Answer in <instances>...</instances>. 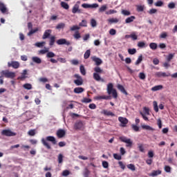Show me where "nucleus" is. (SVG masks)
Returning a JSON list of instances; mask_svg holds the SVG:
<instances>
[{"mask_svg":"<svg viewBox=\"0 0 177 177\" xmlns=\"http://www.w3.org/2000/svg\"><path fill=\"white\" fill-rule=\"evenodd\" d=\"M50 142L52 145L57 144V141L56 140V138L52 136H47L46 139L42 138L41 143L43 146H44L45 147H46V149H48V150H50V149H52V147H50V145H49V142Z\"/></svg>","mask_w":177,"mask_h":177,"instance_id":"obj_1","label":"nucleus"},{"mask_svg":"<svg viewBox=\"0 0 177 177\" xmlns=\"http://www.w3.org/2000/svg\"><path fill=\"white\" fill-rule=\"evenodd\" d=\"M107 93L109 95H112L114 99H117L118 97V94L117 93V90L114 88V86L113 83H109L107 85Z\"/></svg>","mask_w":177,"mask_h":177,"instance_id":"obj_2","label":"nucleus"},{"mask_svg":"<svg viewBox=\"0 0 177 177\" xmlns=\"http://www.w3.org/2000/svg\"><path fill=\"white\" fill-rule=\"evenodd\" d=\"M119 139L120 140H121V142L127 143L126 147H132L133 142H132V140H131V138H127V137L122 136L120 137Z\"/></svg>","mask_w":177,"mask_h":177,"instance_id":"obj_3","label":"nucleus"},{"mask_svg":"<svg viewBox=\"0 0 177 177\" xmlns=\"http://www.w3.org/2000/svg\"><path fill=\"white\" fill-rule=\"evenodd\" d=\"M1 135L2 136H16V133L12 131L10 129H3L1 131Z\"/></svg>","mask_w":177,"mask_h":177,"instance_id":"obj_4","label":"nucleus"},{"mask_svg":"<svg viewBox=\"0 0 177 177\" xmlns=\"http://www.w3.org/2000/svg\"><path fill=\"white\" fill-rule=\"evenodd\" d=\"M1 73L3 75H4V77H6V78H15V77H16V73L14 72H10L8 70L2 71Z\"/></svg>","mask_w":177,"mask_h":177,"instance_id":"obj_5","label":"nucleus"},{"mask_svg":"<svg viewBox=\"0 0 177 177\" xmlns=\"http://www.w3.org/2000/svg\"><path fill=\"white\" fill-rule=\"evenodd\" d=\"M0 11L3 15H8L9 10H8V8H6V5L5 3H2V1H0Z\"/></svg>","mask_w":177,"mask_h":177,"instance_id":"obj_6","label":"nucleus"},{"mask_svg":"<svg viewBox=\"0 0 177 177\" xmlns=\"http://www.w3.org/2000/svg\"><path fill=\"white\" fill-rule=\"evenodd\" d=\"M82 8H84V9H94L96 8H99V4L97 3H93V4H88V3H83L82 4Z\"/></svg>","mask_w":177,"mask_h":177,"instance_id":"obj_7","label":"nucleus"},{"mask_svg":"<svg viewBox=\"0 0 177 177\" xmlns=\"http://www.w3.org/2000/svg\"><path fill=\"white\" fill-rule=\"evenodd\" d=\"M78 3H80V2L77 1V3L73 6L72 8V13H82L81 9H80V5Z\"/></svg>","mask_w":177,"mask_h":177,"instance_id":"obj_8","label":"nucleus"},{"mask_svg":"<svg viewBox=\"0 0 177 177\" xmlns=\"http://www.w3.org/2000/svg\"><path fill=\"white\" fill-rule=\"evenodd\" d=\"M156 77H158V78L161 77H169L171 75L170 73H165V72H156L155 73Z\"/></svg>","mask_w":177,"mask_h":177,"instance_id":"obj_9","label":"nucleus"},{"mask_svg":"<svg viewBox=\"0 0 177 177\" xmlns=\"http://www.w3.org/2000/svg\"><path fill=\"white\" fill-rule=\"evenodd\" d=\"M56 135L59 139H62V138H64L66 136V131L64 129L57 130Z\"/></svg>","mask_w":177,"mask_h":177,"instance_id":"obj_10","label":"nucleus"},{"mask_svg":"<svg viewBox=\"0 0 177 177\" xmlns=\"http://www.w3.org/2000/svg\"><path fill=\"white\" fill-rule=\"evenodd\" d=\"M56 42L57 45H71L70 41H67L66 39H59Z\"/></svg>","mask_w":177,"mask_h":177,"instance_id":"obj_11","label":"nucleus"},{"mask_svg":"<svg viewBox=\"0 0 177 177\" xmlns=\"http://www.w3.org/2000/svg\"><path fill=\"white\" fill-rule=\"evenodd\" d=\"M50 34H52V30L50 29L46 30L42 36V39H48V38L50 37Z\"/></svg>","mask_w":177,"mask_h":177,"instance_id":"obj_12","label":"nucleus"},{"mask_svg":"<svg viewBox=\"0 0 177 177\" xmlns=\"http://www.w3.org/2000/svg\"><path fill=\"white\" fill-rule=\"evenodd\" d=\"M8 67H12L13 68H19L20 67V64L18 62L12 61L8 63Z\"/></svg>","mask_w":177,"mask_h":177,"instance_id":"obj_13","label":"nucleus"},{"mask_svg":"<svg viewBox=\"0 0 177 177\" xmlns=\"http://www.w3.org/2000/svg\"><path fill=\"white\" fill-rule=\"evenodd\" d=\"M91 59L93 62H95L96 66H100L102 63H103V61L99 57H97L96 56L91 57Z\"/></svg>","mask_w":177,"mask_h":177,"instance_id":"obj_14","label":"nucleus"},{"mask_svg":"<svg viewBox=\"0 0 177 177\" xmlns=\"http://www.w3.org/2000/svg\"><path fill=\"white\" fill-rule=\"evenodd\" d=\"M118 120H119L120 122H121L122 127H127V124H128V119H127L126 118H123V117H119Z\"/></svg>","mask_w":177,"mask_h":177,"instance_id":"obj_15","label":"nucleus"},{"mask_svg":"<svg viewBox=\"0 0 177 177\" xmlns=\"http://www.w3.org/2000/svg\"><path fill=\"white\" fill-rule=\"evenodd\" d=\"M102 114H104V115H106L107 117H115V114H114L113 112L108 111V110H103L102 111Z\"/></svg>","mask_w":177,"mask_h":177,"instance_id":"obj_16","label":"nucleus"},{"mask_svg":"<svg viewBox=\"0 0 177 177\" xmlns=\"http://www.w3.org/2000/svg\"><path fill=\"white\" fill-rule=\"evenodd\" d=\"M93 77L95 81H101V82H104V79L100 77L99 73H94Z\"/></svg>","mask_w":177,"mask_h":177,"instance_id":"obj_17","label":"nucleus"},{"mask_svg":"<svg viewBox=\"0 0 177 177\" xmlns=\"http://www.w3.org/2000/svg\"><path fill=\"white\" fill-rule=\"evenodd\" d=\"M118 89L122 92V93H124V95H126L127 96L128 92H127V90H125V88H124V86L121 84H118L117 86Z\"/></svg>","mask_w":177,"mask_h":177,"instance_id":"obj_18","label":"nucleus"},{"mask_svg":"<svg viewBox=\"0 0 177 177\" xmlns=\"http://www.w3.org/2000/svg\"><path fill=\"white\" fill-rule=\"evenodd\" d=\"M32 62H33V63H36V64H41V63H42V59L38 57H32Z\"/></svg>","mask_w":177,"mask_h":177,"instance_id":"obj_19","label":"nucleus"},{"mask_svg":"<svg viewBox=\"0 0 177 177\" xmlns=\"http://www.w3.org/2000/svg\"><path fill=\"white\" fill-rule=\"evenodd\" d=\"M162 88H164L162 85H157L152 87L151 91H152L153 92H157V91H161Z\"/></svg>","mask_w":177,"mask_h":177,"instance_id":"obj_20","label":"nucleus"},{"mask_svg":"<svg viewBox=\"0 0 177 177\" xmlns=\"http://www.w3.org/2000/svg\"><path fill=\"white\" fill-rule=\"evenodd\" d=\"M74 128L75 129H82V128H84V124H82V122H78L75 123Z\"/></svg>","mask_w":177,"mask_h":177,"instance_id":"obj_21","label":"nucleus"},{"mask_svg":"<svg viewBox=\"0 0 177 177\" xmlns=\"http://www.w3.org/2000/svg\"><path fill=\"white\" fill-rule=\"evenodd\" d=\"M74 84L77 85V86H81L84 84V80L83 79H77L74 80Z\"/></svg>","mask_w":177,"mask_h":177,"instance_id":"obj_22","label":"nucleus"},{"mask_svg":"<svg viewBox=\"0 0 177 177\" xmlns=\"http://www.w3.org/2000/svg\"><path fill=\"white\" fill-rule=\"evenodd\" d=\"M26 75H27V70H24L21 76L18 77V80H21V81L26 80V78H27V76H26Z\"/></svg>","mask_w":177,"mask_h":177,"instance_id":"obj_23","label":"nucleus"},{"mask_svg":"<svg viewBox=\"0 0 177 177\" xmlns=\"http://www.w3.org/2000/svg\"><path fill=\"white\" fill-rule=\"evenodd\" d=\"M84 91L85 89L82 87H76L74 88L73 92L75 93H82Z\"/></svg>","mask_w":177,"mask_h":177,"instance_id":"obj_24","label":"nucleus"},{"mask_svg":"<svg viewBox=\"0 0 177 177\" xmlns=\"http://www.w3.org/2000/svg\"><path fill=\"white\" fill-rule=\"evenodd\" d=\"M126 38H132L133 41H136L138 39V35L135 32H133L131 35H126Z\"/></svg>","mask_w":177,"mask_h":177,"instance_id":"obj_25","label":"nucleus"},{"mask_svg":"<svg viewBox=\"0 0 177 177\" xmlns=\"http://www.w3.org/2000/svg\"><path fill=\"white\" fill-rule=\"evenodd\" d=\"M55 42H56V37L51 36L50 37V41H49L50 46H53V45H55Z\"/></svg>","mask_w":177,"mask_h":177,"instance_id":"obj_26","label":"nucleus"},{"mask_svg":"<svg viewBox=\"0 0 177 177\" xmlns=\"http://www.w3.org/2000/svg\"><path fill=\"white\" fill-rule=\"evenodd\" d=\"M158 175H161V170H153L149 176H158Z\"/></svg>","mask_w":177,"mask_h":177,"instance_id":"obj_27","label":"nucleus"},{"mask_svg":"<svg viewBox=\"0 0 177 177\" xmlns=\"http://www.w3.org/2000/svg\"><path fill=\"white\" fill-rule=\"evenodd\" d=\"M135 19H136V17H135V16H131L125 19V23L127 24H128L129 23H132V21H133V20H135Z\"/></svg>","mask_w":177,"mask_h":177,"instance_id":"obj_28","label":"nucleus"},{"mask_svg":"<svg viewBox=\"0 0 177 177\" xmlns=\"http://www.w3.org/2000/svg\"><path fill=\"white\" fill-rule=\"evenodd\" d=\"M141 127L142 129H145V131H154V129L149 125L143 124Z\"/></svg>","mask_w":177,"mask_h":177,"instance_id":"obj_29","label":"nucleus"},{"mask_svg":"<svg viewBox=\"0 0 177 177\" xmlns=\"http://www.w3.org/2000/svg\"><path fill=\"white\" fill-rule=\"evenodd\" d=\"M61 6L62 8H63L64 9H66V10H68V9H70V6H68V3L64 1L61 2Z\"/></svg>","mask_w":177,"mask_h":177,"instance_id":"obj_30","label":"nucleus"},{"mask_svg":"<svg viewBox=\"0 0 177 177\" xmlns=\"http://www.w3.org/2000/svg\"><path fill=\"white\" fill-rule=\"evenodd\" d=\"M80 70L82 75H86V70H85V66H84V65L80 66Z\"/></svg>","mask_w":177,"mask_h":177,"instance_id":"obj_31","label":"nucleus"},{"mask_svg":"<svg viewBox=\"0 0 177 177\" xmlns=\"http://www.w3.org/2000/svg\"><path fill=\"white\" fill-rule=\"evenodd\" d=\"M55 56H56V54L52 51L48 52L46 54V57L48 59H52V57H55Z\"/></svg>","mask_w":177,"mask_h":177,"instance_id":"obj_32","label":"nucleus"},{"mask_svg":"<svg viewBox=\"0 0 177 177\" xmlns=\"http://www.w3.org/2000/svg\"><path fill=\"white\" fill-rule=\"evenodd\" d=\"M143 60V56L141 55L138 57V59L136 60L135 64L136 66H139L140 63H142V61Z\"/></svg>","mask_w":177,"mask_h":177,"instance_id":"obj_33","label":"nucleus"},{"mask_svg":"<svg viewBox=\"0 0 177 177\" xmlns=\"http://www.w3.org/2000/svg\"><path fill=\"white\" fill-rule=\"evenodd\" d=\"M23 87L24 88V89H28V91L32 89V85H31V84H28V83L24 84Z\"/></svg>","mask_w":177,"mask_h":177,"instance_id":"obj_34","label":"nucleus"},{"mask_svg":"<svg viewBox=\"0 0 177 177\" xmlns=\"http://www.w3.org/2000/svg\"><path fill=\"white\" fill-rule=\"evenodd\" d=\"M91 174V171L88 169V168L84 169V171L83 173V176L84 177H89V174Z\"/></svg>","mask_w":177,"mask_h":177,"instance_id":"obj_35","label":"nucleus"},{"mask_svg":"<svg viewBox=\"0 0 177 177\" xmlns=\"http://www.w3.org/2000/svg\"><path fill=\"white\" fill-rule=\"evenodd\" d=\"M109 23H110V24H113L114 23H118V21H120V20H118V19L117 18H111L108 19Z\"/></svg>","mask_w":177,"mask_h":177,"instance_id":"obj_36","label":"nucleus"},{"mask_svg":"<svg viewBox=\"0 0 177 177\" xmlns=\"http://www.w3.org/2000/svg\"><path fill=\"white\" fill-rule=\"evenodd\" d=\"M64 27H66V24L64 23H60L56 26L55 28L57 30H61V28H64Z\"/></svg>","mask_w":177,"mask_h":177,"instance_id":"obj_37","label":"nucleus"},{"mask_svg":"<svg viewBox=\"0 0 177 177\" xmlns=\"http://www.w3.org/2000/svg\"><path fill=\"white\" fill-rule=\"evenodd\" d=\"M94 71L97 73V74H102L103 73V70H102V68H100V67L99 66H96L94 68Z\"/></svg>","mask_w":177,"mask_h":177,"instance_id":"obj_38","label":"nucleus"},{"mask_svg":"<svg viewBox=\"0 0 177 177\" xmlns=\"http://www.w3.org/2000/svg\"><path fill=\"white\" fill-rule=\"evenodd\" d=\"M175 56V54L170 53L167 57V62L169 63L174 59V57Z\"/></svg>","mask_w":177,"mask_h":177,"instance_id":"obj_39","label":"nucleus"},{"mask_svg":"<svg viewBox=\"0 0 177 177\" xmlns=\"http://www.w3.org/2000/svg\"><path fill=\"white\" fill-rule=\"evenodd\" d=\"M149 48L152 49V50H156L157 49L158 46L156 43H151L149 44Z\"/></svg>","mask_w":177,"mask_h":177,"instance_id":"obj_40","label":"nucleus"},{"mask_svg":"<svg viewBox=\"0 0 177 177\" xmlns=\"http://www.w3.org/2000/svg\"><path fill=\"white\" fill-rule=\"evenodd\" d=\"M89 56H91V50H87L84 55V58L85 59H89Z\"/></svg>","mask_w":177,"mask_h":177,"instance_id":"obj_41","label":"nucleus"},{"mask_svg":"<svg viewBox=\"0 0 177 177\" xmlns=\"http://www.w3.org/2000/svg\"><path fill=\"white\" fill-rule=\"evenodd\" d=\"M113 158L120 161V160H122V156L118 153H113Z\"/></svg>","mask_w":177,"mask_h":177,"instance_id":"obj_42","label":"nucleus"},{"mask_svg":"<svg viewBox=\"0 0 177 177\" xmlns=\"http://www.w3.org/2000/svg\"><path fill=\"white\" fill-rule=\"evenodd\" d=\"M153 110L156 111V113H158V105L157 104V101H153Z\"/></svg>","mask_w":177,"mask_h":177,"instance_id":"obj_43","label":"nucleus"},{"mask_svg":"<svg viewBox=\"0 0 177 177\" xmlns=\"http://www.w3.org/2000/svg\"><path fill=\"white\" fill-rule=\"evenodd\" d=\"M73 37L75 39H80V38H81V34L80 33L79 31H76L73 35Z\"/></svg>","mask_w":177,"mask_h":177,"instance_id":"obj_44","label":"nucleus"},{"mask_svg":"<svg viewBox=\"0 0 177 177\" xmlns=\"http://www.w3.org/2000/svg\"><path fill=\"white\" fill-rule=\"evenodd\" d=\"M37 31H38V28H36L35 29H32L28 33V37H30V35H32V34H35V32H37Z\"/></svg>","mask_w":177,"mask_h":177,"instance_id":"obj_45","label":"nucleus"},{"mask_svg":"<svg viewBox=\"0 0 177 177\" xmlns=\"http://www.w3.org/2000/svg\"><path fill=\"white\" fill-rule=\"evenodd\" d=\"M106 9H107V6H101V7L99 8L98 12H99L100 13H102V12H106Z\"/></svg>","mask_w":177,"mask_h":177,"instance_id":"obj_46","label":"nucleus"},{"mask_svg":"<svg viewBox=\"0 0 177 177\" xmlns=\"http://www.w3.org/2000/svg\"><path fill=\"white\" fill-rule=\"evenodd\" d=\"M128 53L129 55H135L136 53V48H129Z\"/></svg>","mask_w":177,"mask_h":177,"instance_id":"obj_47","label":"nucleus"},{"mask_svg":"<svg viewBox=\"0 0 177 177\" xmlns=\"http://www.w3.org/2000/svg\"><path fill=\"white\" fill-rule=\"evenodd\" d=\"M138 46V48H146V43L145 41H139Z\"/></svg>","mask_w":177,"mask_h":177,"instance_id":"obj_48","label":"nucleus"},{"mask_svg":"<svg viewBox=\"0 0 177 177\" xmlns=\"http://www.w3.org/2000/svg\"><path fill=\"white\" fill-rule=\"evenodd\" d=\"M87 22L86 20L83 19L82 22L79 24L80 27H86L87 26Z\"/></svg>","mask_w":177,"mask_h":177,"instance_id":"obj_49","label":"nucleus"},{"mask_svg":"<svg viewBox=\"0 0 177 177\" xmlns=\"http://www.w3.org/2000/svg\"><path fill=\"white\" fill-rule=\"evenodd\" d=\"M92 102V100L90 98L84 97L82 100V103H91Z\"/></svg>","mask_w":177,"mask_h":177,"instance_id":"obj_50","label":"nucleus"},{"mask_svg":"<svg viewBox=\"0 0 177 177\" xmlns=\"http://www.w3.org/2000/svg\"><path fill=\"white\" fill-rule=\"evenodd\" d=\"M63 154H62V153H59V155H58V162H59V164H62V162H63Z\"/></svg>","mask_w":177,"mask_h":177,"instance_id":"obj_51","label":"nucleus"},{"mask_svg":"<svg viewBox=\"0 0 177 177\" xmlns=\"http://www.w3.org/2000/svg\"><path fill=\"white\" fill-rule=\"evenodd\" d=\"M138 77L140 80H146V75L145 73H140Z\"/></svg>","mask_w":177,"mask_h":177,"instance_id":"obj_52","label":"nucleus"},{"mask_svg":"<svg viewBox=\"0 0 177 177\" xmlns=\"http://www.w3.org/2000/svg\"><path fill=\"white\" fill-rule=\"evenodd\" d=\"M45 41H41V42H37L35 45L37 46V48H42L44 45H45Z\"/></svg>","mask_w":177,"mask_h":177,"instance_id":"obj_53","label":"nucleus"},{"mask_svg":"<svg viewBox=\"0 0 177 177\" xmlns=\"http://www.w3.org/2000/svg\"><path fill=\"white\" fill-rule=\"evenodd\" d=\"M127 168L129 169H131V171H135L136 168H135V165L133 164H129L127 165Z\"/></svg>","mask_w":177,"mask_h":177,"instance_id":"obj_54","label":"nucleus"},{"mask_svg":"<svg viewBox=\"0 0 177 177\" xmlns=\"http://www.w3.org/2000/svg\"><path fill=\"white\" fill-rule=\"evenodd\" d=\"M122 15H124V16H130L131 15V12L127 10H122Z\"/></svg>","mask_w":177,"mask_h":177,"instance_id":"obj_55","label":"nucleus"},{"mask_svg":"<svg viewBox=\"0 0 177 177\" xmlns=\"http://www.w3.org/2000/svg\"><path fill=\"white\" fill-rule=\"evenodd\" d=\"M175 6L176 5H175V3L174 2H171L168 4L169 9H175Z\"/></svg>","mask_w":177,"mask_h":177,"instance_id":"obj_56","label":"nucleus"},{"mask_svg":"<svg viewBox=\"0 0 177 177\" xmlns=\"http://www.w3.org/2000/svg\"><path fill=\"white\" fill-rule=\"evenodd\" d=\"M71 63L73 66H77V64H79L80 62H78L77 59H72V60H71Z\"/></svg>","mask_w":177,"mask_h":177,"instance_id":"obj_57","label":"nucleus"},{"mask_svg":"<svg viewBox=\"0 0 177 177\" xmlns=\"http://www.w3.org/2000/svg\"><path fill=\"white\" fill-rule=\"evenodd\" d=\"M138 149H139L140 151H141V153H145V147H143V145L142 144L138 145Z\"/></svg>","mask_w":177,"mask_h":177,"instance_id":"obj_58","label":"nucleus"},{"mask_svg":"<svg viewBox=\"0 0 177 177\" xmlns=\"http://www.w3.org/2000/svg\"><path fill=\"white\" fill-rule=\"evenodd\" d=\"M162 5H164V3L162 1H158L155 3V6L161 7Z\"/></svg>","mask_w":177,"mask_h":177,"instance_id":"obj_59","label":"nucleus"},{"mask_svg":"<svg viewBox=\"0 0 177 177\" xmlns=\"http://www.w3.org/2000/svg\"><path fill=\"white\" fill-rule=\"evenodd\" d=\"M137 10H138V12H143V10H145V6H137Z\"/></svg>","mask_w":177,"mask_h":177,"instance_id":"obj_60","label":"nucleus"},{"mask_svg":"<svg viewBox=\"0 0 177 177\" xmlns=\"http://www.w3.org/2000/svg\"><path fill=\"white\" fill-rule=\"evenodd\" d=\"M70 175V171L68 170H64L62 172V176H68Z\"/></svg>","mask_w":177,"mask_h":177,"instance_id":"obj_61","label":"nucleus"},{"mask_svg":"<svg viewBox=\"0 0 177 177\" xmlns=\"http://www.w3.org/2000/svg\"><path fill=\"white\" fill-rule=\"evenodd\" d=\"M91 26H93V27H96V26H97V22H96V20H95L94 19H92L91 20Z\"/></svg>","mask_w":177,"mask_h":177,"instance_id":"obj_62","label":"nucleus"},{"mask_svg":"<svg viewBox=\"0 0 177 177\" xmlns=\"http://www.w3.org/2000/svg\"><path fill=\"white\" fill-rule=\"evenodd\" d=\"M119 166L121 168V169H125V165L122 162V161L118 162Z\"/></svg>","mask_w":177,"mask_h":177,"instance_id":"obj_63","label":"nucleus"},{"mask_svg":"<svg viewBox=\"0 0 177 177\" xmlns=\"http://www.w3.org/2000/svg\"><path fill=\"white\" fill-rule=\"evenodd\" d=\"M109 34L110 35H115V34H117V30L112 28L109 30Z\"/></svg>","mask_w":177,"mask_h":177,"instance_id":"obj_64","label":"nucleus"}]
</instances>
